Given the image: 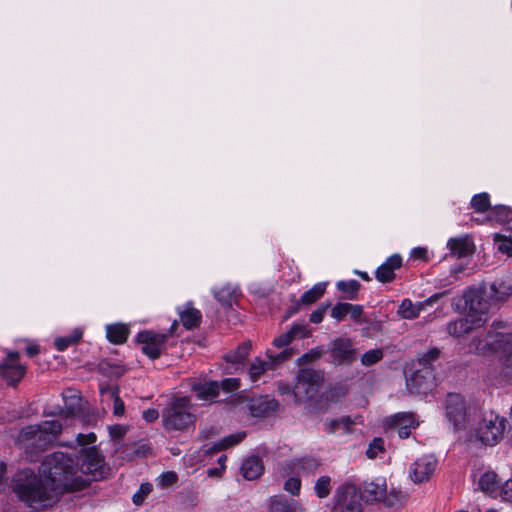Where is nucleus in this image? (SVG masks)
<instances>
[{"label":"nucleus","instance_id":"63","mask_svg":"<svg viewBox=\"0 0 512 512\" xmlns=\"http://www.w3.org/2000/svg\"><path fill=\"white\" fill-rule=\"evenodd\" d=\"M396 428H397L398 436L401 439H406V438H408L411 435L412 430L416 429L417 427H404V426H400V427H396Z\"/></svg>","mask_w":512,"mask_h":512},{"label":"nucleus","instance_id":"45","mask_svg":"<svg viewBox=\"0 0 512 512\" xmlns=\"http://www.w3.org/2000/svg\"><path fill=\"white\" fill-rule=\"evenodd\" d=\"M64 399H65V415L67 417L69 416H74L76 414H78L81 410L80 408V397L77 396V395H71V396H67V395H64Z\"/></svg>","mask_w":512,"mask_h":512},{"label":"nucleus","instance_id":"31","mask_svg":"<svg viewBox=\"0 0 512 512\" xmlns=\"http://www.w3.org/2000/svg\"><path fill=\"white\" fill-rule=\"evenodd\" d=\"M297 505L284 495L273 496L269 500V512H296Z\"/></svg>","mask_w":512,"mask_h":512},{"label":"nucleus","instance_id":"39","mask_svg":"<svg viewBox=\"0 0 512 512\" xmlns=\"http://www.w3.org/2000/svg\"><path fill=\"white\" fill-rule=\"evenodd\" d=\"M471 207L477 213H484L490 210V196L486 192L476 194L472 197L470 202Z\"/></svg>","mask_w":512,"mask_h":512},{"label":"nucleus","instance_id":"49","mask_svg":"<svg viewBox=\"0 0 512 512\" xmlns=\"http://www.w3.org/2000/svg\"><path fill=\"white\" fill-rule=\"evenodd\" d=\"M152 489V484L142 483L138 491L132 497L133 503L137 506L143 504L145 497L151 493Z\"/></svg>","mask_w":512,"mask_h":512},{"label":"nucleus","instance_id":"35","mask_svg":"<svg viewBox=\"0 0 512 512\" xmlns=\"http://www.w3.org/2000/svg\"><path fill=\"white\" fill-rule=\"evenodd\" d=\"M389 423L394 427H418L419 421L412 412H399L389 418Z\"/></svg>","mask_w":512,"mask_h":512},{"label":"nucleus","instance_id":"17","mask_svg":"<svg viewBox=\"0 0 512 512\" xmlns=\"http://www.w3.org/2000/svg\"><path fill=\"white\" fill-rule=\"evenodd\" d=\"M437 459L433 455H424L411 465L410 477L414 483H422L429 480L437 466Z\"/></svg>","mask_w":512,"mask_h":512},{"label":"nucleus","instance_id":"57","mask_svg":"<svg viewBox=\"0 0 512 512\" xmlns=\"http://www.w3.org/2000/svg\"><path fill=\"white\" fill-rule=\"evenodd\" d=\"M329 306H330V304H325V305L322 304L316 310H314L310 314V318H309L310 322H312L314 324H318V323L322 322L324 315Z\"/></svg>","mask_w":512,"mask_h":512},{"label":"nucleus","instance_id":"10","mask_svg":"<svg viewBox=\"0 0 512 512\" xmlns=\"http://www.w3.org/2000/svg\"><path fill=\"white\" fill-rule=\"evenodd\" d=\"M476 349L482 353L486 351L502 353L506 368L512 370V333L488 331L487 340L484 343L480 340Z\"/></svg>","mask_w":512,"mask_h":512},{"label":"nucleus","instance_id":"4","mask_svg":"<svg viewBox=\"0 0 512 512\" xmlns=\"http://www.w3.org/2000/svg\"><path fill=\"white\" fill-rule=\"evenodd\" d=\"M190 400L187 397H178L164 407L162 411V425L167 432H184L194 427L196 417L190 411Z\"/></svg>","mask_w":512,"mask_h":512},{"label":"nucleus","instance_id":"43","mask_svg":"<svg viewBox=\"0 0 512 512\" xmlns=\"http://www.w3.org/2000/svg\"><path fill=\"white\" fill-rule=\"evenodd\" d=\"M314 491L319 498H326L331 492V478L326 475L318 478Z\"/></svg>","mask_w":512,"mask_h":512},{"label":"nucleus","instance_id":"2","mask_svg":"<svg viewBox=\"0 0 512 512\" xmlns=\"http://www.w3.org/2000/svg\"><path fill=\"white\" fill-rule=\"evenodd\" d=\"M11 489L21 502L34 510L48 506L53 500L54 488L30 468L18 470L13 475Z\"/></svg>","mask_w":512,"mask_h":512},{"label":"nucleus","instance_id":"22","mask_svg":"<svg viewBox=\"0 0 512 512\" xmlns=\"http://www.w3.org/2000/svg\"><path fill=\"white\" fill-rule=\"evenodd\" d=\"M409 385L419 393H426L435 385V376L432 369H418L409 379Z\"/></svg>","mask_w":512,"mask_h":512},{"label":"nucleus","instance_id":"5","mask_svg":"<svg viewBox=\"0 0 512 512\" xmlns=\"http://www.w3.org/2000/svg\"><path fill=\"white\" fill-rule=\"evenodd\" d=\"M487 283L468 287L463 293L464 307L473 319L481 318L483 326L489 319V314L498 310L488 293Z\"/></svg>","mask_w":512,"mask_h":512},{"label":"nucleus","instance_id":"18","mask_svg":"<svg viewBox=\"0 0 512 512\" xmlns=\"http://www.w3.org/2000/svg\"><path fill=\"white\" fill-rule=\"evenodd\" d=\"M481 327H483V320L481 318L473 319L467 314L466 317L448 322L446 324V332L452 337L459 338Z\"/></svg>","mask_w":512,"mask_h":512},{"label":"nucleus","instance_id":"6","mask_svg":"<svg viewBox=\"0 0 512 512\" xmlns=\"http://www.w3.org/2000/svg\"><path fill=\"white\" fill-rule=\"evenodd\" d=\"M78 462L79 474L85 480V488L92 481H99L105 478L108 473V467L104 458L100 455L96 447L82 448L76 459Z\"/></svg>","mask_w":512,"mask_h":512},{"label":"nucleus","instance_id":"42","mask_svg":"<svg viewBox=\"0 0 512 512\" xmlns=\"http://www.w3.org/2000/svg\"><path fill=\"white\" fill-rule=\"evenodd\" d=\"M441 351L434 347L419 356L418 362L423 369H432V363L439 359Z\"/></svg>","mask_w":512,"mask_h":512},{"label":"nucleus","instance_id":"59","mask_svg":"<svg viewBox=\"0 0 512 512\" xmlns=\"http://www.w3.org/2000/svg\"><path fill=\"white\" fill-rule=\"evenodd\" d=\"M351 319L356 321V322H363V320L361 319L362 315H363V307L361 305H353L351 304V308L349 309V314Z\"/></svg>","mask_w":512,"mask_h":512},{"label":"nucleus","instance_id":"61","mask_svg":"<svg viewBox=\"0 0 512 512\" xmlns=\"http://www.w3.org/2000/svg\"><path fill=\"white\" fill-rule=\"evenodd\" d=\"M142 417L146 422L152 423L159 418V412H158V410H156L154 408H150V409L143 411Z\"/></svg>","mask_w":512,"mask_h":512},{"label":"nucleus","instance_id":"62","mask_svg":"<svg viewBox=\"0 0 512 512\" xmlns=\"http://www.w3.org/2000/svg\"><path fill=\"white\" fill-rule=\"evenodd\" d=\"M300 466L303 469H306V468H308V469H315L318 466V462L314 458H303L300 461Z\"/></svg>","mask_w":512,"mask_h":512},{"label":"nucleus","instance_id":"34","mask_svg":"<svg viewBox=\"0 0 512 512\" xmlns=\"http://www.w3.org/2000/svg\"><path fill=\"white\" fill-rule=\"evenodd\" d=\"M251 350L250 342H243L235 350L225 354L224 359L228 363L242 364L248 357Z\"/></svg>","mask_w":512,"mask_h":512},{"label":"nucleus","instance_id":"24","mask_svg":"<svg viewBox=\"0 0 512 512\" xmlns=\"http://www.w3.org/2000/svg\"><path fill=\"white\" fill-rule=\"evenodd\" d=\"M177 312L179 319L186 330H192L199 327L202 314L201 312L193 307L192 302H187L183 307H178Z\"/></svg>","mask_w":512,"mask_h":512},{"label":"nucleus","instance_id":"25","mask_svg":"<svg viewBox=\"0 0 512 512\" xmlns=\"http://www.w3.org/2000/svg\"><path fill=\"white\" fill-rule=\"evenodd\" d=\"M447 246L452 256L458 258L467 257L473 254L475 246L468 236L450 238Z\"/></svg>","mask_w":512,"mask_h":512},{"label":"nucleus","instance_id":"48","mask_svg":"<svg viewBox=\"0 0 512 512\" xmlns=\"http://www.w3.org/2000/svg\"><path fill=\"white\" fill-rule=\"evenodd\" d=\"M107 391L111 394V397L114 400V404H113L114 415L119 416V417L123 416L125 413V405L119 396V389L114 388V389H108Z\"/></svg>","mask_w":512,"mask_h":512},{"label":"nucleus","instance_id":"26","mask_svg":"<svg viewBox=\"0 0 512 512\" xmlns=\"http://www.w3.org/2000/svg\"><path fill=\"white\" fill-rule=\"evenodd\" d=\"M192 391L198 400L214 402L219 396L220 385L217 381L197 383L192 386Z\"/></svg>","mask_w":512,"mask_h":512},{"label":"nucleus","instance_id":"11","mask_svg":"<svg viewBox=\"0 0 512 512\" xmlns=\"http://www.w3.org/2000/svg\"><path fill=\"white\" fill-rule=\"evenodd\" d=\"M333 512H362L361 497L356 486L340 485L334 494Z\"/></svg>","mask_w":512,"mask_h":512},{"label":"nucleus","instance_id":"36","mask_svg":"<svg viewBox=\"0 0 512 512\" xmlns=\"http://www.w3.org/2000/svg\"><path fill=\"white\" fill-rule=\"evenodd\" d=\"M336 287L343 294V298L348 300H355L357 298L361 284L355 279L348 281L341 280L337 282Z\"/></svg>","mask_w":512,"mask_h":512},{"label":"nucleus","instance_id":"33","mask_svg":"<svg viewBox=\"0 0 512 512\" xmlns=\"http://www.w3.org/2000/svg\"><path fill=\"white\" fill-rule=\"evenodd\" d=\"M216 300L224 307H232L237 298V290L230 285H225L213 291Z\"/></svg>","mask_w":512,"mask_h":512},{"label":"nucleus","instance_id":"37","mask_svg":"<svg viewBox=\"0 0 512 512\" xmlns=\"http://www.w3.org/2000/svg\"><path fill=\"white\" fill-rule=\"evenodd\" d=\"M246 437L245 432H239L236 434H231L229 436L224 437L221 441L214 444L211 448L207 450L209 453L219 452L221 450L227 449L229 447L235 446L242 442Z\"/></svg>","mask_w":512,"mask_h":512},{"label":"nucleus","instance_id":"55","mask_svg":"<svg viewBox=\"0 0 512 512\" xmlns=\"http://www.w3.org/2000/svg\"><path fill=\"white\" fill-rule=\"evenodd\" d=\"M109 368V375L110 376H114V377H121L122 375H124V373L126 372V369L121 366V365H117V364H110V363H102L101 364V369L102 370H107V368Z\"/></svg>","mask_w":512,"mask_h":512},{"label":"nucleus","instance_id":"58","mask_svg":"<svg viewBox=\"0 0 512 512\" xmlns=\"http://www.w3.org/2000/svg\"><path fill=\"white\" fill-rule=\"evenodd\" d=\"M500 495L503 500L512 502V479L507 480L500 490Z\"/></svg>","mask_w":512,"mask_h":512},{"label":"nucleus","instance_id":"16","mask_svg":"<svg viewBox=\"0 0 512 512\" xmlns=\"http://www.w3.org/2000/svg\"><path fill=\"white\" fill-rule=\"evenodd\" d=\"M487 286L492 301L499 309L512 295V276L509 274L502 275Z\"/></svg>","mask_w":512,"mask_h":512},{"label":"nucleus","instance_id":"64","mask_svg":"<svg viewBox=\"0 0 512 512\" xmlns=\"http://www.w3.org/2000/svg\"><path fill=\"white\" fill-rule=\"evenodd\" d=\"M372 329L375 332H380L382 330V324L380 321H374L370 323V326L363 330V335H369V330Z\"/></svg>","mask_w":512,"mask_h":512},{"label":"nucleus","instance_id":"53","mask_svg":"<svg viewBox=\"0 0 512 512\" xmlns=\"http://www.w3.org/2000/svg\"><path fill=\"white\" fill-rule=\"evenodd\" d=\"M178 480V476L173 471H168L160 475L159 485L163 488L175 484Z\"/></svg>","mask_w":512,"mask_h":512},{"label":"nucleus","instance_id":"47","mask_svg":"<svg viewBox=\"0 0 512 512\" xmlns=\"http://www.w3.org/2000/svg\"><path fill=\"white\" fill-rule=\"evenodd\" d=\"M384 444H385V442L382 438H380V437L373 438V440L370 442V444L366 450V456L369 459L376 458L379 453L384 452V450H385Z\"/></svg>","mask_w":512,"mask_h":512},{"label":"nucleus","instance_id":"1","mask_svg":"<svg viewBox=\"0 0 512 512\" xmlns=\"http://www.w3.org/2000/svg\"><path fill=\"white\" fill-rule=\"evenodd\" d=\"M41 471L51 481L54 490L85 489V480L79 474L78 462L68 454L57 451L48 455L42 462Z\"/></svg>","mask_w":512,"mask_h":512},{"label":"nucleus","instance_id":"50","mask_svg":"<svg viewBox=\"0 0 512 512\" xmlns=\"http://www.w3.org/2000/svg\"><path fill=\"white\" fill-rule=\"evenodd\" d=\"M350 308V303H337L331 310V317L337 321H341L349 314Z\"/></svg>","mask_w":512,"mask_h":512},{"label":"nucleus","instance_id":"3","mask_svg":"<svg viewBox=\"0 0 512 512\" xmlns=\"http://www.w3.org/2000/svg\"><path fill=\"white\" fill-rule=\"evenodd\" d=\"M62 431V425L59 421H43L37 425H29L21 429L17 441L25 449L27 457L34 460L33 453L43 451L48 445L53 443Z\"/></svg>","mask_w":512,"mask_h":512},{"label":"nucleus","instance_id":"19","mask_svg":"<svg viewBox=\"0 0 512 512\" xmlns=\"http://www.w3.org/2000/svg\"><path fill=\"white\" fill-rule=\"evenodd\" d=\"M402 257L393 254L382 263L375 272V278L381 283H390L395 279V271L402 266Z\"/></svg>","mask_w":512,"mask_h":512},{"label":"nucleus","instance_id":"7","mask_svg":"<svg viewBox=\"0 0 512 512\" xmlns=\"http://www.w3.org/2000/svg\"><path fill=\"white\" fill-rule=\"evenodd\" d=\"M506 420L494 412H486L473 429L476 440L487 446H495L504 435Z\"/></svg>","mask_w":512,"mask_h":512},{"label":"nucleus","instance_id":"28","mask_svg":"<svg viewBox=\"0 0 512 512\" xmlns=\"http://www.w3.org/2000/svg\"><path fill=\"white\" fill-rule=\"evenodd\" d=\"M240 472L246 480L258 478L264 472L262 460L258 456L248 457L243 461Z\"/></svg>","mask_w":512,"mask_h":512},{"label":"nucleus","instance_id":"52","mask_svg":"<svg viewBox=\"0 0 512 512\" xmlns=\"http://www.w3.org/2000/svg\"><path fill=\"white\" fill-rule=\"evenodd\" d=\"M301 488V480L297 477H290L284 484V489L292 495H298Z\"/></svg>","mask_w":512,"mask_h":512},{"label":"nucleus","instance_id":"40","mask_svg":"<svg viewBox=\"0 0 512 512\" xmlns=\"http://www.w3.org/2000/svg\"><path fill=\"white\" fill-rule=\"evenodd\" d=\"M82 337V333L75 330L71 335L58 337L54 341V346L58 351H64L71 345L77 343Z\"/></svg>","mask_w":512,"mask_h":512},{"label":"nucleus","instance_id":"27","mask_svg":"<svg viewBox=\"0 0 512 512\" xmlns=\"http://www.w3.org/2000/svg\"><path fill=\"white\" fill-rule=\"evenodd\" d=\"M277 408L278 402L275 399H270L267 396L255 399L251 401L249 405L251 415L254 417H266L275 412Z\"/></svg>","mask_w":512,"mask_h":512},{"label":"nucleus","instance_id":"12","mask_svg":"<svg viewBox=\"0 0 512 512\" xmlns=\"http://www.w3.org/2000/svg\"><path fill=\"white\" fill-rule=\"evenodd\" d=\"M329 362L334 365H351L357 358V350L353 341L347 337L333 339L327 348Z\"/></svg>","mask_w":512,"mask_h":512},{"label":"nucleus","instance_id":"54","mask_svg":"<svg viewBox=\"0 0 512 512\" xmlns=\"http://www.w3.org/2000/svg\"><path fill=\"white\" fill-rule=\"evenodd\" d=\"M220 389L225 392H233L240 387V381L237 378H226L219 383Z\"/></svg>","mask_w":512,"mask_h":512},{"label":"nucleus","instance_id":"9","mask_svg":"<svg viewBox=\"0 0 512 512\" xmlns=\"http://www.w3.org/2000/svg\"><path fill=\"white\" fill-rule=\"evenodd\" d=\"M136 342L143 354L149 359H158L165 353L168 346L175 345L176 341L168 342V334L157 333L152 330H144L137 334Z\"/></svg>","mask_w":512,"mask_h":512},{"label":"nucleus","instance_id":"51","mask_svg":"<svg viewBox=\"0 0 512 512\" xmlns=\"http://www.w3.org/2000/svg\"><path fill=\"white\" fill-rule=\"evenodd\" d=\"M410 260L427 263L430 261L429 253L425 247H415L410 252Z\"/></svg>","mask_w":512,"mask_h":512},{"label":"nucleus","instance_id":"44","mask_svg":"<svg viewBox=\"0 0 512 512\" xmlns=\"http://www.w3.org/2000/svg\"><path fill=\"white\" fill-rule=\"evenodd\" d=\"M383 357H384V353H383L382 349H379V348L371 349V350L366 351L361 356V364L364 366H371V365H374V364L378 363L379 361H381L383 359Z\"/></svg>","mask_w":512,"mask_h":512},{"label":"nucleus","instance_id":"60","mask_svg":"<svg viewBox=\"0 0 512 512\" xmlns=\"http://www.w3.org/2000/svg\"><path fill=\"white\" fill-rule=\"evenodd\" d=\"M96 441V435L94 433L89 434H78L77 435V443L80 446H85L88 444H93Z\"/></svg>","mask_w":512,"mask_h":512},{"label":"nucleus","instance_id":"8","mask_svg":"<svg viewBox=\"0 0 512 512\" xmlns=\"http://www.w3.org/2000/svg\"><path fill=\"white\" fill-rule=\"evenodd\" d=\"M323 383V376L310 368L298 371L296 383L292 389V395L296 404L313 400L319 393Z\"/></svg>","mask_w":512,"mask_h":512},{"label":"nucleus","instance_id":"38","mask_svg":"<svg viewBox=\"0 0 512 512\" xmlns=\"http://www.w3.org/2000/svg\"><path fill=\"white\" fill-rule=\"evenodd\" d=\"M327 282H319L315 284L311 289L304 292L300 297V303L304 305H310L319 300L325 293Z\"/></svg>","mask_w":512,"mask_h":512},{"label":"nucleus","instance_id":"14","mask_svg":"<svg viewBox=\"0 0 512 512\" xmlns=\"http://www.w3.org/2000/svg\"><path fill=\"white\" fill-rule=\"evenodd\" d=\"M26 373V367L20 363L19 353L8 352L6 358L0 363V375L9 385L15 386Z\"/></svg>","mask_w":512,"mask_h":512},{"label":"nucleus","instance_id":"29","mask_svg":"<svg viewBox=\"0 0 512 512\" xmlns=\"http://www.w3.org/2000/svg\"><path fill=\"white\" fill-rule=\"evenodd\" d=\"M479 488L486 494L497 497L502 488L501 481L493 471L485 472L479 479Z\"/></svg>","mask_w":512,"mask_h":512},{"label":"nucleus","instance_id":"15","mask_svg":"<svg viewBox=\"0 0 512 512\" xmlns=\"http://www.w3.org/2000/svg\"><path fill=\"white\" fill-rule=\"evenodd\" d=\"M266 355L270 360L269 362H266L260 358H255L250 364L248 374L252 382L258 381L269 366L284 362L289 359L292 355V351L285 349L279 354L273 355L270 350H267Z\"/></svg>","mask_w":512,"mask_h":512},{"label":"nucleus","instance_id":"20","mask_svg":"<svg viewBox=\"0 0 512 512\" xmlns=\"http://www.w3.org/2000/svg\"><path fill=\"white\" fill-rule=\"evenodd\" d=\"M386 481L383 478H377L371 482H365L360 497L368 503L381 502L386 494Z\"/></svg>","mask_w":512,"mask_h":512},{"label":"nucleus","instance_id":"56","mask_svg":"<svg viewBox=\"0 0 512 512\" xmlns=\"http://www.w3.org/2000/svg\"><path fill=\"white\" fill-rule=\"evenodd\" d=\"M401 493L399 492H390L385 494L384 498H382V502L387 507H395L397 506L401 501Z\"/></svg>","mask_w":512,"mask_h":512},{"label":"nucleus","instance_id":"32","mask_svg":"<svg viewBox=\"0 0 512 512\" xmlns=\"http://www.w3.org/2000/svg\"><path fill=\"white\" fill-rule=\"evenodd\" d=\"M425 303L414 304L410 299H404L398 308V314L404 319H414L419 316Z\"/></svg>","mask_w":512,"mask_h":512},{"label":"nucleus","instance_id":"46","mask_svg":"<svg viewBox=\"0 0 512 512\" xmlns=\"http://www.w3.org/2000/svg\"><path fill=\"white\" fill-rule=\"evenodd\" d=\"M497 250L507 256H512V239L496 234L494 237Z\"/></svg>","mask_w":512,"mask_h":512},{"label":"nucleus","instance_id":"21","mask_svg":"<svg viewBox=\"0 0 512 512\" xmlns=\"http://www.w3.org/2000/svg\"><path fill=\"white\" fill-rule=\"evenodd\" d=\"M310 336V330L306 324H293L291 328L274 338L272 344L276 348L287 347L294 339H303Z\"/></svg>","mask_w":512,"mask_h":512},{"label":"nucleus","instance_id":"30","mask_svg":"<svg viewBox=\"0 0 512 512\" xmlns=\"http://www.w3.org/2000/svg\"><path fill=\"white\" fill-rule=\"evenodd\" d=\"M129 327L124 324H110L106 326V336L110 343L120 345L126 342L129 336Z\"/></svg>","mask_w":512,"mask_h":512},{"label":"nucleus","instance_id":"23","mask_svg":"<svg viewBox=\"0 0 512 512\" xmlns=\"http://www.w3.org/2000/svg\"><path fill=\"white\" fill-rule=\"evenodd\" d=\"M356 419L350 416L327 419L324 422V431L328 434H352L355 431Z\"/></svg>","mask_w":512,"mask_h":512},{"label":"nucleus","instance_id":"41","mask_svg":"<svg viewBox=\"0 0 512 512\" xmlns=\"http://www.w3.org/2000/svg\"><path fill=\"white\" fill-rule=\"evenodd\" d=\"M512 210L505 205H496L491 207L489 210V218L490 220H495L497 222H504L511 218Z\"/></svg>","mask_w":512,"mask_h":512},{"label":"nucleus","instance_id":"13","mask_svg":"<svg viewBox=\"0 0 512 512\" xmlns=\"http://www.w3.org/2000/svg\"><path fill=\"white\" fill-rule=\"evenodd\" d=\"M467 402L461 394L448 393L445 398V415L455 429L463 428L466 421Z\"/></svg>","mask_w":512,"mask_h":512}]
</instances>
